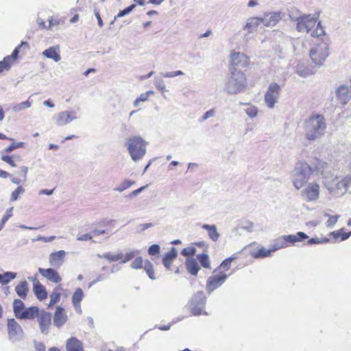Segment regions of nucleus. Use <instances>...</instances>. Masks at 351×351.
Returning a JSON list of instances; mask_svg holds the SVG:
<instances>
[{
	"instance_id": "1",
	"label": "nucleus",
	"mask_w": 351,
	"mask_h": 351,
	"mask_svg": "<svg viewBox=\"0 0 351 351\" xmlns=\"http://www.w3.org/2000/svg\"><path fill=\"white\" fill-rule=\"evenodd\" d=\"M326 128V120L322 114H312L304 123L305 138L315 141L324 136Z\"/></svg>"
},
{
	"instance_id": "2",
	"label": "nucleus",
	"mask_w": 351,
	"mask_h": 351,
	"mask_svg": "<svg viewBox=\"0 0 351 351\" xmlns=\"http://www.w3.org/2000/svg\"><path fill=\"white\" fill-rule=\"evenodd\" d=\"M246 86L247 82L244 73L234 69L226 79L223 90L229 95H237L243 92Z\"/></svg>"
},
{
	"instance_id": "3",
	"label": "nucleus",
	"mask_w": 351,
	"mask_h": 351,
	"mask_svg": "<svg viewBox=\"0 0 351 351\" xmlns=\"http://www.w3.org/2000/svg\"><path fill=\"white\" fill-rule=\"evenodd\" d=\"M313 171L312 167L305 162L296 163L291 173V182L296 189H300L304 186Z\"/></svg>"
},
{
	"instance_id": "4",
	"label": "nucleus",
	"mask_w": 351,
	"mask_h": 351,
	"mask_svg": "<svg viewBox=\"0 0 351 351\" xmlns=\"http://www.w3.org/2000/svg\"><path fill=\"white\" fill-rule=\"evenodd\" d=\"M147 144V142L139 136H132L127 139L125 146L134 162H137L144 157Z\"/></svg>"
},
{
	"instance_id": "5",
	"label": "nucleus",
	"mask_w": 351,
	"mask_h": 351,
	"mask_svg": "<svg viewBox=\"0 0 351 351\" xmlns=\"http://www.w3.org/2000/svg\"><path fill=\"white\" fill-rule=\"evenodd\" d=\"M329 47L327 43L320 42L316 44L309 51V56L313 62L317 65H322L328 57Z\"/></svg>"
},
{
	"instance_id": "6",
	"label": "nucleus",
	"mask_w": 351,
	"mask_h": 351,
	"mask_svg": "<svg viewBox=\"0 0 351 351\" xmlns=\"http://www.w3.org/2000/svg\"><path fill=\"white\" fill-rule=\"evenodd\" d=\"M206 302V298L202 291H197L191 298L189 302L191 313L194 316L201 314L208 315L206 312H203Z\"/></svg>"
},
{
	"instance_id": "7",
	"label": "nucleus",
	"mask_w": 351,
	"mask_h": 351,
	"mask_svg": "<svg viewBox=\"0 0 351 351\" xmlns=\"http://www.w3.org/2000/svg\"><path fill=\"white\" fill-rule=\"evenodd\" d=\"M350 184L351 175L347 176L340 181H339L337 178H335L332 179L331 184L326 183V186L330 193L336 197H340L345 194Z\"/></svg>"
},
{
	"instance_id": "8",
	"label": "nucleus",
	"mask_w": 351,
	"mask_h": 351,
	"mask_svg": "<svg viewBox=\"0 0 351 351\" xmlns=\"http://www.w3.org/2000/svg\"><path fill=\"white\" fill-rule=\"evenodd\" d=\"M281 88L278 84L271 83L265 95V102L269 108H273L277 103L280 95Z\"/></svg>"
},
{
	"instance_id": "9",
	"label": "nucleus",
	"mask_w": 351,
	"mask_h": 351,
	"mask_svg": "<svg viewBox=\"0 0 351 351\" xmlns=\"http://www.w3.org/2000/svg\"><path fill=\"white\" fill-rule=\"evenodd\" d=\"M296 29L300 32H310L315 27L317 19L311 14H304L296 19Z\"/></svg>"
},
{
	"instance_id": "10",
	"label": "nucleus",
	"mask_w": 351,
	"mask_h": 351,
	"mask_svg": "<svg viewBox=\"0 0 351 351\" xmlns=\"http://www.w3.org/2000/svg\"><path fill=\"white\" fill-rule=\"evenodd\" d=\"M319 195V186L316 182H310L304 185L301 192L302 198L306 202H313L318 199Z\"/></svg>"
},
{
	"instance_id": "11",
	"label": "nucleus",
	"mask_w": 351,
	"mask_h": 351,
	"mask_svg": "<svg viewBox=\"0 0 351 351\" xmlns=\"http://www.w3.org/2000/svg\"><path fill=\"white\" fill-rule=\"evenodd\" d=\"M230 62L232 66L230 71L234 69L240 70L248 66L250 64V59L243 53L234 51L230 56Z\"/></svg>"
},
{
	"instance_id": "12",
	"label": "nucleus",
	"mask_w": 351,
	"mask_h": 351,
	"mask_svg": "<svg viewBox=\"0 0 351 351\" xmlns=\"http://www.w3.org/2000/svg\"><path fill=\"white\" fill-rule=\"evenodd\" d=\"M227 278L228 275L221 272L218 275L210 276L206 282V290L208 293H210L221 287L226 282Z\"/></svg>"
},
{
	"instance_id": "13",
	"label": "nucleus",
	"mask_w": 351,
	"mask_h": 351,
	"mask_svg": "<svg viewBox=\"0 0 351 351\" xmlns=\"http://www.w3.org/2000/svg\"><path fill=\"white\" fill-rule=\"evenodd\" d=\"M8 331L10 339L13 341H19L23 337V329L14 319L8 320Z\"/></svg>"
},
{
	"instance_id": "14",
	"label": "nucleus",
	"mask_w": 351,
	"mask_h": 351,
	"mask_svg": "<svg viewBox=\"0 0 351 351\" xmlns=\"http://www.w3.org/2000/svg\"><path fill=\"white\" fill-rule=\"evenodd\" d=\"M38 322L40 332L43 334H48L49 328L51 324V314L48 312L43 311L38 315Z\"/></svg>"
},
{
	"instance_id": "15",
	"label": "nucleus",
	"mask_w": 351,
	"mask_h": 351,
	"mask_svg": "<svg viewBox=\"0 0 351 351\" xmlns=\"http://www.w3.org/2000/svg\"><path fill=\"white\" fill-rule=\"evenodd\" d=\"M73 111H62L55 117V123L58 126H63L77 119Z\"/></svg>"
},
{
	"instance_id": "16",
	"label": "nucleus",
	"mask_w": 351,
	"mask_h": 351,
	"mask_svg": "<svg viewBox=\"0 0 351 351\" xmlns=\"http://www.w3.org/2000/svg\"><path fill=\"white\" fill-rule=\"evenodd\" d=\"M336 96L339 102L346 105L351 99V86L341 85L336 90Z\"/></svg>"
},
{
	"instance_id": "17",
	"label": "nucleus",
	"mask_w": 351,
	"mask_h": 351,
	"mask_svg": "<svg viewBox=\"0 0 351 351\" xmlns=\"http://www.w3.org/2000/svg\"><path fill=\"white\" fill-rule=\"evenodd\" d=\"M28 279L33 282V291L37 298L40 300L45 299L47 296V293L45 287L36 277H29Z\"/></svg>"
},
{
	"instance_id": "18",
	"label": "nucleus",
	"mask_w": 351,
	"mask_h": 351,
	"mask_svg": "<svg viewBox=\"0 0 351 351\" xmlns=\"http://www.w3.org/2000/svg\"><path fill=\"white\" fill-rule=\"evenodd\" d=\"M38 272L47 280L54 283H58L62 280L57 271L51 268L43 269L40 267L38 268Z\"/></svg>"
},
{
	"instance_id": "19",
	"label": "nucleus",
	"mask_w": 351,
	"mask_h": 351,
	"mask_svg": "<svg viewBox=\"0 0 351 351\" xmlns=\"http://www.w3.org/2000/svg\"><path fill=\"white\" fill-rule=\"evenodd\" d=\"M67 316L65 314L64 309L60 306L57 307L53 316V324L60 328L66 322Z\"/></svg>"
},
{
	"instance_id": "20",
	"label": "nucleus",
	"mask_w": 351,
	"mask_h": 351,
	"mask_svg": "<svg viewBox=\"0 0 351 351\" xmlns=\"http://www.w3.org/2000/svg\"><path fill=\"white\" fill-rule=\"evenodd\" d=\"M280 19V14L276 12H270L265 14L263 17L261 18V23L265 26L269 27L275 25Z\"/></svg>"
},
{
	"instance_id": "21",
	"label": "nucleus",
	"mask_w": 351,
	"mask_h": 351,
	"mask_svg": "<svg viewBox=\"0 0 351 351\" xmlns=\"http://www.w3.org/2000/svg\"><path fill=\"white\" fill-rule=\"evenodd\" d=\"M66 351H84L83 343L76 337H71L66 341Z\"/></svg>"
},
{
	"instance_id": "22",
	"label": "nucleus",
	"mask_w": 351,
	"mask_h": 351,
	"mask_svg": "<svg viewBox=\"0 0 351 351\" xmlns=\"http://www.w3.org/2000/svg\"><path fill=\"white\" fill-rule=\"evenodd\" d=\"M64 256L65 252L64 250L51 253L49 256V263L51 266L55 267H60L63 263Z\"/></svg>"
},
{
	"instance_id": "23",
	"label": "nucleus",
	"mask_w": 351,
	"mask_h": 351,
	"mask_svg": "<svg viewBox=\"0 0 351 351\" xmlns=\"http://www.w3.org/2000/svg\"><path fill=\"white\" fill-rule=\"evenodd\" d=\"M261 23V17H251L247 20V23L243 27V29L247 31V34H250L256 30Z\"/></svg>"
},
{
	"instance_id": "24",
	"label": "nucleus",
	"mask_w": 351,
	"mask_h": 351,
	"mask_svg": "<svg viewBox=\"0 0 351 351\" xmlns=\"http://www.w3.org/2000/svg\"><path fill=\"white\" fill-rule=\"evenodd\" d=\"M59 46H53L45 49L43 52V55L47 58L53 59L55 62H58L61 60V57L59 54Z\"/></svg>"
},
{
	"instance_id": "25",
	"label": "nucleus",
	"mask_w": 351,
	"mask_h": 351,
	"mask_svg": "<svg viewBox=\"0 0 351 351\" xmlns=\"http://www.w3.org/2000/svg\"><path fill=\"white\" fill-rule=\"evenodd\" d=\"M38 312L39 309L37 306H30L29 308H25L18 319H34L36 315H38Z\"/></svg>"
},
{
	"instance_id": "26",
	"label": "nucleus",
	"mask_w": 351,
	"mask_h": 351,
	"mask_svg": "<svg viewBox=\"0 0 351 351\" xmlns=\"http://www.w3.org/2000/svg\"><path fill=\"white\" fill-rule=\"evenodd\" d=\"M28 171V168L25 166H23L21 167L20 172H16L15 174L21 176V178H17L16 176H14L11 175V177H9L10 178V180L12 183L15 184H21L22 183L25 182L27 179V174Z\"/></svg>"
},
{
	"instance_id": "27",
	"label": "nucleus",
	"mask_w": 351,
	"mask_h": 351,
	"mask_svg": "<svg viewBox=\"0 0 351 351\" xmlns=\"http://www.w3.org/2000/svg\"><path fill=\"white\" fill-rule=\"evenodd\" d=\"M202 228L207 231L208 237L213 241H217L219 239V233L215 225L203 224Z\"/></svg>"
},
{
	"instance_id": "28",
	"label": "nucleus",
	"mask_w": 351,
	"mask_h": 351,
	"mask_svg": "<svg viewBox=\"0 0 351 351\" xmlns=\"http://www.w3.org/2000/svg\"><path fill=\"white\" fill-rule=\"evenodd\" d=\"M186 267L187 271L192 275H197L199 270V266L195 259L192 258H188L186 260Z\"/></svg>"
},
{
	"instance_id": "29",
	"label": "nucleus",
	"mask_w": 351,
	"mask_h": 351,
	"mask_svg": "<svg viewBox=\"0 0 351 351\" xmlns=\"http://www.w3.org/2000/svg\"><path fill=\"white\" fill-rule=\"evenodd\" d=\"M287 243H295L296 242L304 241L308 237L303 232H298L296 234L284 235Z\"/></svg>"
},
{
	"instance_id": "30",
	"label": "nucleus",
	"mask_w": 351,
	"mask_h": 351,
	"mask_svg": "<svg viewBox=\"0 0 351 351\" xmlns=\"http://www.w3.org/2000/svg\"><path fill=\"white\" fill-rule=\"evenodd\" d=\"M15 291L22 299H25L28 292V284L27 281L23 280L17 285L15 287Z\"/></svg>"
},
{
	"instance_id": "31",
	"label": "nucleus",
	"mask_w": 351,
	"mask_h": 351,
	"mask_svg": "<svg viewBox=\"0 0 351 351\" xmlns=\"http://www.w3.org/2000/svg\"><path fill=\"white\" fill-rule=\"evenodd\" d=\"M97 256H98V257H99L101 258H105L110 262L118 261L119 260H121L123 257V254L121 252H119V253H117L116 254H113L110 252H106V253H104L103 254H98Z\"/></svg>"
},
{
	"instance_id": "32",
	"label": "nucleus",
	"mask_w": 351,
	"mask_h": 351,
	"mask_svg": "<svg viewBox=\"0 0 351 351\" xmlns=\"http://www.w3.org/2000/svg\"><path fill=\"white\" fill-rule=\"evenodd\" d=\"M286 243L287 242L285 239V236L283 235L274 240L273 243L270 245V247L274 252L282 248L286 247L287 246Z\"/></svg>"
},
{
	"instance_id": "33",
	"label": "nucleus",
	"mask_w": 351,
	"mask_h": 351,
	"mask_svg": "<svg viewBox=\"0 0 351 351\" xmlns=\"http://www.w3.org/2000/svg\"><path fill=\"white\" fill-rule=\"evenodd\" d=\"M83 298L84 293L82 289L81 288H77L72 296V302L75 309H77V307L80 308V303L82 300Z\"/></svg>"
},
{
	"instance_id": "34",
	"label": "nucleus",
	"mask_w": 351,
	"mask_h": 351,
	"mask_svg": "<svg viewBox=\"0 0 351 351\" xmlns=\"http://www.w3.org/2000/svg\"><path fill=\"white\" fill-rule=\"evenodd\" d=\"M272 250L271 247H269V249H266L265 247H261L256 252H254L252 253V256L254 258H261L265 257H269L271 256Z\"/></svg>"
},
{
	"instance_id": "35",
	"label": "nucleus",
	"mask_w": 351,
	"mask_h": 351,
	"mask_svg": "<svg viewBox=\"0 0 351 351\" xmlns=\"http://www.w3.org/2000/svg\"><path fill=\"white\" fill-rule=\"evenodd\" d=\"M25 308L24 303L19 299H15L13 302V310L16 318H19L20 315Z\"/></svg>"
},
{
	"instance_id": "36",
	"label": "nucleus",
	"mask_w": 351,
	"mask_h": 351,
	"mask_svg": "<svg viewBox=\"0 0 351 351\" xmlns=\"http://www.w3.org/2000/svg\"><path fill=\"white\" fill-rule=\"evenodd\" d=\"M16 277V273L12 271H6L3 274H0V284L7 285Z\"/></svg>"
},
{
	"instance_id": "37",
	"label": "nucleus",
	"mask_w": 351,
	"mask_h": 351,
	"mask_svg": "<svg viewBox=\"0 0 351 351\" xmlns=\"http://www.w3.org/2000/svg\"><path fill=\"white\" fill-rule=\"evenodd\" d=\"M143 268L150 279H156L153 265L149 261L147 260L144 262Z\"/></svg>"
},
{
	"instance_id": "38",
	"label": "nucleus",
	"mask_w": 351,
	"mask_h": 351,
	"mask_svg": "<svg viewBox=\"0 0 351 351\" xmlns=\"http://www.w3.org/2000/svg\"><path fill=\"white\" fill-rule=\"evenodd\" d=\"M241 105L247 106L248 107L245 110V113L250 118H254L258 114V108L254 106H251L247 103H240Z\"/></svg>"
},
{
	"instance_id": "39",
	"label": "nucleus",
	"mask_w": 351,
	"mask_h": 351,
	"mask_svg": "<svg viewBox=\"0 0 351 351\" xmlns=\"http://www.w3.org/2000/svg\"><path fill=\"white\" fill-rule=\"evenodd\" d=\"M316 27L310 32L311 35L313 37H319L322 35L325 34V31L322 26L321 22L319 21L317 23H316Z\"/></svg>"
},
{
	"instance_id": "40",
	"label": "nucleus",
	"mask_w": 351,
	"mask_h": 351,
	"mask_svg": "<svg viewBox=\"0 0 351 351\" xmlns=\"http://www.w3.org/2000/svg\"><path fill=\"white\" fill-rule=\"evenodd\" d=\"M202 266L206 269H210L208 255L206 254H200L197 256Z\"/></svg>"
},
{
	"instance_id": "41",
	"label": "nucleus",
	"mask_w": 351,
	"mask_h": 351,
	"mask_svg": "<svg viewBox=\"0 0 351 351\" xmlns=\"http://www.w3.org/2000/svg\"><path fill=\"white\" fill-rule=\"evenodd\" d=\"M154 85L161 93L167 91L164 80L158 77H154Z\"/></svg>"
},
{
	"instance_id": "42",
	"label": "nucleus",
	"mask_w": 351,
	"mask_h": 351,
	"mask_svg": "<svg viewBox=\"0 0 351 351\" xmlns=\"http://www.w3.org/2000/svg\"><path fill=\"white\" fill-rule=\"evenodd\" d=\"M32 104V102H31L28 99V100H27L25 101H23V102H21V103H20L19 104L14 105L12 107V110L14 112H19V111L23 110L24 109L29 108L31 107Z\"/></svg>"
},
{
	"instance_id": "43",
	"label": "nucleus",
	"mask_w": 351,
	"mask_h": 351,
	"mask_svg": "<svg viewBox=\"0 0 351 351\" xmlns=\"http://www.w3.org/2000/svg\"><path fill=\"white\" fill-rule=\"evenodd\" d=\"M25 190L23 186L19 185L12 193L10 196V201L14 202L16 201L21 195H23L25 193Z\"/></svg>"
},
{
	"instance_id": "44",
	"label": "nucleus",
	"mask_w": 351,
	"mask_h": 351,
	"mask_svg": "<svg viewBox=\"0 0 351 351\" xmlns=\"http://www.w3.org/2000/svg\"><path fill=\"white\" fill-rule=\"evenodd\" d=\"M135 7H136V5L135 4H132V5H130V6L127 7L124 10H121L118 13V14L114 16V20H113V21L111 23L112 24L114 23V21L115 20H117L118 18H121V17H123V16H124L125 15L129 14L130 12H132V10L135 8Z\"/></svg>"
},
{
	"instance_id": "45",
	"label": "nucleus",
	"mask_w": 351,
	"mask_h": 351,
	"mask_svg": "<svg viewBox=\"0 0 351 351\" xmlns=\"http://www.w3.org/2000/svg\"><path fill=\"white\" fill-rule=\"evenodd\" d=\"M177 250L175 247H171V250L165 254L162 260L173 262V261L177 257Z\"/></svg>"
},
{
	"instance_id": "46",
	"label": "nucleus",
	"mask_w": 351,
	"mask_h": 351,
	"mask_svg": "<svg viewBox=\"0 0 351 351\" xmlns=\"http://www.w3.org/2000/svg\"><path fill=\"white\" fill-rule=\"evenodd\" d=\"M58 290L59 287L56 288L53 292L51 294L49 306H53L60 300V293L58 292Z\"/></svg>"
},
{
	"instance_id": "47",
	"label": "nucleus",
	"mask_w": 351,
	"mask_h": 351,
	"mask_svg": "<svg viewBox=\"0 0 351 351\" xmlns=\"http://www.w3.org/2000/svg\"><path fill=\"white\" fill-rule=\"evenodd\" d=\"M134 182L130 181L129 180H124L122 183H121L118 186L114 189V191H117L119 192H122L124 190L128 189L131 185H132Z\"/></svg>"
},
{
	"instance_id": "48",
	"label": "nucleus",
	"mask_w": 351,
	"mask_h": 351,
	"mask_svg": "<svg viewBox=\"0 0 351 351\" xmlns=\"http://www.w3.org/2000/svg\"><path fill=\"white\" fill-rule=\"evenodd\" d=\"M11 62V57L10 56H6L2 61H0V72L3 70H8L10 67Z\"/></svg>"
},
{
	"instance_id": "49",
	"label": "nucleus",
	"mask_w": 351,
	"mask_h": 351,
	"mask_svg": "<svg viewBox=\"0 0 351 351\" xmlns=\"http://www.w3.org/2000/svg\"><path fill=\"white\" fill-rule=\"evenodd\" d=\"M184 73L182 71H169V72H160V75L163 77H174L178 75H182Z\"/></svg>"
},
{
	"instance_id": "50",
	"label": "nucleus",
	"mask_w": 351,
	"mask_h": 351,
	"mask_svg": "<svg viewBox=\"0 0 351 351\" xmlns=\"http://www.w3.org/2000/svg\"><path fill=\"white\" fill-rule=\"evenodd\" d=\"M1 160L9 164L12 167H16V165L14 160V156H6L3 154V151L1 152Z\"/></svg>"
},
{
	"instance_id": "51",
	"label": "nucleus",
	"mask_w": 351,
	"mask_h": 351,
	"mask_svg": "<svg viewBox=\"0 0 351 351\" xmlns=\"http://www.w3.org/2000/svg\"><path fill=\"white\" fill-rule=\"evenodd\" d=\"M144 262L142 257L136 258L131 263V267L133 269H138L143 267Z\"/></svg>"
},
{
	"instance_id": "52",
	"label": "nucleus",
	"mask_w": 351,
	"mask_h": 351,
	"mask_svg": "<svg viewBox=\"0 0 351 351\" xmlns=\"http://www.w3.org/2000/svg\"><path fill=\"white\" fill-rule=\"evenodd\" d=\"M12 210L13 208H10L8 209L5 212V214L2 217V219L0 221V226L3 228L6 221L12 215Z\"/></svg>"
},
{
	"instance_id": "53",
	"label": "nucleus",
	"mask_w": 351,
	"mask_h": 351,
	"mask_svg": "<svg viewBox=\"0 0 351 351\" xmlns=\"http://www.w3.org/2000/svg\"><path fill=\"white\" fill-rule=\"evenodd\" d=\"M23 146H24L23 142L14 143L11 144L10 146L7 147L4 149V152H7V153H10V152H12L14 149L23 147Z\"/></svg>"
},
{
	"instance_id": "54",
	"label": "nucleus",
	"mask_w": 351,
	"mask_h": 351,
	"mask_svg": "<svg viewBox=\"0 0 351 351\" xmlns=\"http://www.w3.org/2000/svg\"><path fill=\"white\" fill-rule=\"evenodd\" d=\"M234 259V257H229V258H226L225 260H223L222 261V263L219 265V268H221V269H226V270L229 269L230 267L231 263L232 262V261Z\"/></svg>"
},
{
	"instance_id": "55",
	"label": "nucleus",
	"mask_w": 351,
	"mask_h": 351,
	"mask_svg": "<svg viewBox=\"0 0 351 351\" xmlns=\"http://www.w3.org/2000/svg\"><path fill=\"white\" fill-rule=\"evenodd\" d=\"M196 252V249L191 246V247H186V248H184L182 252H181V254L182 255L184 256H191V255H194Z\"/></svg>"
},
{
	"instance_id": "56",
	"label": "nucleus",
	"mask_w": 351,
	"mask_h": 351,
	"mask_svg": "<svg viewBox=\"0 0 351 351\" xmlns=\"http://www.w3.org/2000/svg\"><path fill=\"white\" fill-rule=\"evenodd\" d=\"M149 255L154 256L160 253V246L158 244L152 245L148 249Z\"/></svg>"
},
{
	"instance_id": "57",
	"label": "nucleus",
	"mask_w": 351,
	"mask_h": 351,
	"mask_svg": "<svg viewBox=\"0 0 351 351\" xmlns=\"http://www.w3.org/2000/svg\"><path fill=\"white\" fill-rule=\"evenodd\" d=\"M329 239L327 238L319 239V238H312L308 241V244H319V243H328Z\"/></svg>"
},
{
	"instance_id": "58",
	"label": "nucleus",
	"mask_w": 351,
	"mask_h": 351,
	"mask_svg": "<svg viewBox=\"0 0 351 351\" xmlns=\"http://www.w3.org/2000/svg\"><path fill=\"white\" fill-rule=\"evenodd\" d=\"M138 253V251H130L125 254L124 259L122 261V263H125L130 260H132L133 258L135 257V256Z\"/></svg>"
},
{
	"instance_id": "59",
	"label": "nucleus",
	"mask_w": 351,
	"mask_h": 351,
	"mask_svg": "<svg viewBox=\"0 0 351 351\" xmlns=\"http://www.w3.org/2000/svg\"><path fill=\"white\" fill-rule=\"evenodd\" d=\"M338 218V215L330 217L328 221H326L327 227H332L337 223Z\"/></svg>"
},
{
	"instance_id": "60",
	"label": "nucleus",
	"mask_w": 351,
	"mask_h": 351,
	"mask_svg": "<svg viewBox=\"0 0 351 351\" xmlns=\"http://www.w3.org/2000/svg\"><path fill=\"white\" fill-rule=\"evenodd\" d=\"M215 112L213 109H210L208 111H206L202 116V121H204L206 119L213 117L215 116Z\"/></svg>"
},
{
	"instance_id": "61",
	"label": "nucleus",
	"mask_w": 351,
	"mask_h": 351,
	"mask_svg": "<svg viewBox=\"0 0 351 351\" xmlns=\"http://www.w3.org/2000/svg\"><path fill=\"white\" fill-rule=\"evenodd\" d=\"M23 45H27V43L22 42L21 45L20 46H18L14 49L12 55L10 56V57H11V61L16 59V58L18 57L19 53V49Z\"/></svg>"
},
{
	"instance_id": "62",
	"label": "nucleus",
	"mask_w": 351,
	"mask_h": 351,
	"mask_svg": "<svg viewBox=\"0 0 351 351\" xmlns=\"http://www.w3.org/2000/svg\"><path fill=\"white\" fill-rule=\"evenodd\" d=\"M92 239H93L92 234L90 233H86V234H84L80 236H78L77 238V240L85 241L91 240Z\"/></svg>"
},
{
	"instance_id": "63",
	"label": "nucleus",
	"mask_w": 351,
	"mask_h": 351,
	"mask_svg": "<svg viewBox=\"0 0 351 351\" xmlns=\"http://www.w3.org/2000/svg\"><path fill=\"white\" fill-rule=\"evenodd\" d=\"M153 93L154 92L152 90L141 93V95L138 97V99L141 101H146L148 99L149 95Z\"/></svg>"
},
{
	"instance_id": "64",
	"label": "nucleus",
	"mask_w": 351,
	"mask_h": 351,
	"mask_svg": "<svg viewBox=\"0 0 351 351\" xmlns=\"http://www.w3.org/2000/svg\"><path fill=\"white\" fill-rule=\"evenodd\" d=\"M147 187V185H145V186H141L140 188H138V189H136L134 191H133L130 195H129V197H134V196H136L138 195V194H140L143 191H144L146 188Z\"/></svg>"
}]
</instances>
